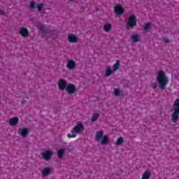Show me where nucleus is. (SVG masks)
Wrapping results in <instances>:
<instances>
[{"mask_svg": "<svg viewBox=\"0 0 179 179\" xmlns=\"http://www.w3.org/2000/svg\"><path fill=\"white\" fill-rule=\"evenodd\" d=\"M157 80L159 89L164 90L169 83V78L166 76V73L164 71H159L157 76Z\"/></svg>", "mask_w": 179, "mask_h": 179, "instance_id": "obj_1", "label": "nucleus"}, {"mask_svg": "<svg viewBox=\"0 0 179 179\" xmlns=\"http://www.w3.org/2000/svg\"><path fill=\"white\" fill-rule=\"evenodd\" d=\"M179 116V98L176 99L173 103V113L171 115L172 122H177Z\"/></svg>", "mask_w": 179, "mask_h": 179, "instance_id": "obj_2", "label": "nucleus"}, {"mask_svg": "<svg viewBox=\"0 0 179 179\" xmlns=\"http://www.w3.org/2000/svg\"><path fill=\"white\" fill-rule=\"evenodd\" d=\"M85 131V126L82 123H78L71 131V134H80Z\"/></svg>", "mask_w": 179, "mask_h": 179, "instance_id": "obj_3", "label": "nucleus"}, {"mask_svg": "<svg viewBox=\"0 0 179 179\" xmlns=\"http://www.w3.org/2000/svg\"><path fill=\"white\" fill-rule=\"evenodd\" d=\"M127 27H130V29H134V27H136V17L135 15H130L127 23Z\"/></svg>", "mask_w": 179, "mask_h": 179, "instance_id": "obj_4", "label": "nucleus"}, {"mask_svg": "<svg viewBox=\"0 0 179 179\" xmlns=\"http://www.w3.org/2000/svg\"><path fill=\"white\" fill-rule=\"evenodd\" d=\"M53 171H54V169L52 168L45 167L41 171V173H42L43 177H48V176H50V174L53 173Z\"/></svg>", "mask_w": 179, "mask_h": 179, "instance_id": "obj_5", "label": "nucleus"}, {"mask_svg": "<svg viewBox=\"0 0 179 179\" xmlns=\"http://www.w3.org/2000/svg\"><path fill=\"white\" fill-rule=\"evenodd\" d=\"M52 151L46 150L41 153V156L44 160H50L52 157Z\"/></svg>", "mask_w": 179, "mask_h": 179, "instance_id": "obj_6", "label": "nucleus"}, {"mask_svg": "<svg viewBox=\"0 0 179 179\" xmlns=\"http://www.w3.org/2000/svg\"><path fill=\"white\" fill-rule=\"evenodd\" d=\"M66 80L65 79H60L58 81V87L59 90H65L66 89Z\"/></svg>", "mask_w": 179, "mask_h": 179, "instance_id": "obj_7", "label": "nucleus"}, {"mask_svg": "<svg viewBox=\"0 0 179 179\" xmlns=\"http://www.w3.org/2000/svg\"><path fill=\"white\" fill-rule=\"evenodd\" d=\"M124 12V8H122V6H121L120 4L115 6V13H116V15H123Z\"/></svg>", "mask_w": 179, "mask_h": 179, "instance_id": "obj_8", "label": "nucleus"}, {"mask_svg": "<svg viewBox=\"0 0 179 179\" xmlns=\"http://www.w3.org/2000/svg\"><path fill=\"white\" fill-rule=\"evenodd\" d=\"M19 124V118L17 117H14L10 119L9 125L11 127H15V125H17Z\"/></svg>", "mask_w": 179, "mask_h": 179, "instance_id": "obj_9", "label": "nucleus"}, {"mask_svg": "<svg viewBox=\"0 0 179 179\" xmlns=\"http://www.w3.org/2000/svg\"><path fill=\"white\" fill-rule=\"evenodd\" d=\"M66 90L69 94L75 93L76 90V87H75L73 85L70 84L69 85H67L66 87Z\"/></svg>", "mask_w": 179, "mask_h": 179, "instance_id": "obj_10", "label": "nucleus"}, {"mask_svg": "<svg viewBox=\"0 0 179 179\" xmlns=\"http://www.w3.org/2000/svg\"><path fill=\"white\" fill-rule=\"evenodd\" d=\"M19 132H20V135H21V136L24 138L27 136V135H29V129H27V127L19 129Z\"/></svg>", "mask_w": 179, "mask_h": 179, "instance_id": "obj_11", "label": "nucleus"}, {"mask_svg": "<svg viewBox=\"0 0 179 179\" xmlns=\"http://www.w3.org/2000/svg\"><path fill=\"white\" fill-rule=\"evenodd\" d=\"M20 34H21V36L22 37H28L29 36V30H27V29L22 27L20 29Z\"/></svg>", "mask_w": 179, "mask_h": 179, "instance_id": "obj_12", "label": "nucleus"}, {"mask_svg": "<svg viewBox=\"0 0 179 179\" xmlns=\"http://www.w3.org/2000/svg\"><path fill=\"white\" fill-rule=\"evenodd\" d=\"M69 43H78V37L76 36L71 34L68 36Z\"/></svg>", "mask_w": 179, "mask_h": 179, "instance_id": "obj_13", "label": "nucleus"}, {"mask_svg": "<svg viewBox=\"0 0 179 179\" xmlns=\"http://www.w3.org/2000/svg\"><path fill=\"white\" fill-rule=\"evenodd\" d=\"M76 66V63L73 60H69L67 63L68 69H73Z\"/></svg>", "mask_w": 179, "mask_h": 179, "instance_id": "obj_14", "label": "nucleus"}, {"mask_svg": "<svg viewBox=\"0 0 179 179\" xmlns=\"http://www.w3.org/2000/svg\"><path fill=\"white\" fill-rule=\"evenodd\" d=\"M57 156L59 159H62L65 156V148L60 149L57 151Z\"/></svg>", "mask_w": 179, "mask_h": 179, "instance_id": "obj_15", "label": "nucleus"}, {"mask_svg": "<svg viewBox=\"0 0 179 179\" xmlns=\"http://www.w3.org/2000/svg\"><path fill=\"white\" fill-rule=\"evenodd\" d=\"M151 173L150 172L145 171L142 175L141 179H150Z\"/></svg>", "mask_w": 179, "mask_h": 179, "instance_id": "obj_16", "label": "nucleus"}, {"mask_svg": "<svg viewBox=\"0 0 179 179\" xmlns=\"http://www.w3.org/2000/svg\"><path fill=\"white\" fill-rule=\"evenodd\" d=\"M36 28L40 30V31H44L45 29V25L41 24V23H38L36 25Z\"/></svg>", "mask_w": 179, "mask_h": 179, "instance_id": "obj_17", "label": "nucleus"}, {"mask_svg": "<svg viewBox=\"0 0 179 179\" xmlns=\"http://www.w3.org/2000/svg\"><path fill=\"white\" fill-rule=\"evenodd\" d=\"M103 138V131H97L96 134V139L97 141Z\"/></svg>", "mask_w": 179, "mask_h": 179, "instance_id": "obj_18", "label": "nucleus"}, {"mask_svg": "<svg viewBox=\"0 0 179 179\" xmlns=\"http://www.w3.org/2000/svg\"><path fill=\"white\" fill-rule=\"evenodd\" d=\"M113 71L115 72V71H118L120 69V61H116V63L113 65Z\"/></svg>", "mask_w": 179, "mask_h": 179, "instance_id": "obj_19", "label": "nucleus"}, {"mask_svg": "<svg viewBox=\"0 0 179 179\" xmlns=\"http://www.w3.org/2000/svg\"><path fill=\"white\" fill-rule=\"evenodd\" d=\"M131 38H132L134 43H138V41H139V35L133 34V35H131Z\"/></svg>", "mask_w": 179, "mask_h": 179, "instance_id": "obj_20", "label": "nucleus"}, {"mask_svg": "<svg viewBox=\"0 0 179 179\" xmlns=\"http://www.w3.org/2000/svg\"><path fill=\"white\" fill-rule=\"evenodd\" d=\"M113 73V70H111V67L108 66L106 70V76H110Z\"/></svg>", "mask_w": 179, "mask_h": 179, "instance_id": "obj_21", "label": "nucleus"}, {"mask_svg": "<svg viewBox=\"0 0 179 179\" xmlns=\"http://www.w3.org/2000/svg\"><path fill=\"white\" fill-rule=\"evenodd\" d=\"M105 31H110L111 30V24H106L103 27Z\"/></svg>", "mask_w": 179, "mask_h": 179, "instance_id": "obj_22", "label": "nucleus"}, {"mask_svg": "<svg viewBox=\"0 0 179 179\" xmlns=\"http://www.w3.org/2000/svg\"><path fill=\"white\" fill-rule=\"evenodd\" d=\"M99 113H94L91 119L92 122H94V121H97V118H99Z\"/></svg>", "mask_w": 179, "mask_h": 179, "instance_id": "obj_23", "label": "nucleus"}, {"mask_svg": "<svg viewBox=\"0 0 179 179\" xmlns=\"http://www.w3.org/2000/svg\"><path fill=\"white\" fill-rule=\"evenodd\" d=\"M108 142V136H104L102 138L101 143L102 145H106Z\"/></svg>", "mask_w": 179, "mask_h": 179, "instance_id": "obj_24", "label": "nucleus"}, {"mask_svg": "<svg viewBox=\"0 0 179 179\" xmlns=\"http://www.w3.org/2000/svg\"><path fill=\"white\" fill-rule=\"evenodd\" d=\"M122 142H124V138H122V137H120L117 139V141L116 142V145H121V143H122Z\"/></svg>", "mask_w": 179, "mask_h": 179, "instance_id": "obj_25", "label": "nucleus"}, {"mask_svg": "<svg viewBox=\"0 0 179 179\" xmlns=\"http://www.w3.org/2000/svg\"><path fill=\"white\" fill-rule=\"evenodd\" d=\"M43 5L42 3L38 4L36 6V8H38V12H41V10H43Z\"/></svg>", "mask_w": 179, "mask_h": 179, "instance_id": "obj_26", "label": "nucleus"}, {"mask_svg": "<svg viewBox=\"0 0 179 179\" xmlns=\"http://www.w3.org/2000/svg\"><path fill=\"white\" fill-rule=\"evenodd\" d=\"M149 29H150V23H147L145 24L143 29L144 30H149Z\"/></svg>", "mask_w": 179, "mask_h": 179, "instance_id": "obj_27", "label": "nucleus"}, {"mask_svg": "<svg viewBox=\"0 0 179 179\" xmlns=\"http://www.w3.org/2000/svg\"><path fill=\"white\" fill-rule=\"evenodd\" d=\"M67 138H76V134H75L74 133H73L72 134H71V133H68Z\"/></svg>", "mask_w": 179, "mask_h": 179, "instance_id": "obj_28", "label": "nucleus"}, {"mask_svg": "<svg viewBox=\"0 0 179 179\" xmlns=\"http://www.w3.org/2000/svg\"><path fill=\"white\" fill-rule=\"evenodd\" d=\"M30 8H31V9H34V8H37L36 3H31L30 5Z\"/></svg>", "mask_w": 179, "mask_h": 179, "instance_id": "obj_29", "label": "nucleus"}, {"mask_svg": "<svg viewBox=\"0 0 179 179\" xmlns=\"http://www.w3.org/2000/svg\"><path fill=\"white\" fill-rule=\"evenodd\" d=\"M115 95H116L117 96H120V90L117 89L115 90Z\"/></svg>", "mask_w": 179, "mask_h": 179, "instance_id": "obj_30", "label": "nucleus"}, {"mask_svg": "<svg viewBox=\"0 0 179 179\" xmlns=\"http://www.w3.org/2000/svg\"><path fill=\"white\" fill-rule=\"evenodd\" d=\"M151 87L154 90L156 89V87H157V83H152V85H151Z\"/></svg>", "mask_w": 179, "mask_h": 179, "instance_id": "obj_31", "label": "nucleus"}, {"mask_svg": "<svg viewBox=\"0 0 179 179\" xmlns=\"http://www.w3.org/2000/svg\"><path fill=\"white\" fill-rule=\"evenodd\" d=\"M0 14H1L3 16V15H5V12L3 10H1Z\"/></svg>", "mask_w": 179, "mask_h": 179, "instance_id": "obj_32", "label": "nucleus"}, {"mask_svg": "<svg viewBox=\"0 0 179 179\" xmlns=\"http://www.w3.org/2000/svg\"><path fill=\"white\" fill-rule=\"evenodd\" d=\"M164 43H165L166 44H167V43H169V39L164 38Z\"/></svg>", "mask_w": 179, "mask_h": 179, "instance_id": "obj_33", "label": "nucleus"}]
</instances>
